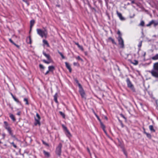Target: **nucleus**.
<instances>
[{"label": "nucleus", "mask_w": 158, "mask_h": 158, "mask_svg": "<svg viewBox=\"0 0 158 158\" xmlns=\"http://www.w3.org/2000/svg\"><path fill=\"white\" fill-rule=\"evenodd\" d=\"M149 72L151 73L152 75L156 78H158V62L154 64L153 69Z\"/></svg>", "instance_id": "obj_1"}, {"label": "nucleus", "mask_w": 158, "mask_h": 158, "mask_svg": "<svg viewBox=\"0 0 158 158\" xmlns=\"http://www.w3.org/2000/svg\"><path fill=\"white\" fill-rule=\"evenodd\" d=\"M37 34L39 35L41 37L43 38V37H46L47 34V32L46 30L44 31L40 29H37Z\"/></svg>", "instance_id": "obj_2"}, {"label": "nucleus", "mask_w": 158, "mask_h": 158, "mask_svg": "<svg viewBox=\"0 0 158 158\" xmlns=\"http://www.w3.org/2000/svg\"><path fill=\"white\" fill-rule=\"evenodd\" d=\"M62 146V144L61 143H59L56 147V153L58 156H60L61 155V148Z\"/></svg>", "instance_id": "obj_3"}, {"label": "nucleus", "mask_w": 158, "mask_h": 158, "mask_svg": "<svg viewBox=\"0 0 158 158\" xmlns=\"http://www.w3.org/2000/svg\"><path fill=\"white\" fill-rule=\"evenodd\" d=\"M152 24H153L154 27H156L158 25V22L154 20H152L148 24L146 25V26L150 27Z\"/></svg>", "instance_id": "obj_4"}, {"label": "nucleus", "mask_w": 158, "mask_h": 158, "mask_svg": "<svg viewBox=\"0 0 158 158\" xmlns=\"http://www.w3.org/2000/svg\"><path fill=\"white\" fill-rule=\"evenodd\" d=\"M118 40L119 44L120 45L122 48H123L124 47V41L122 37H118Z\"/></svg>", "instance_id": "obj_5"}, {"label": "nucleus", "mask_w": 158, "mask_h": 158, "mask_svg": "<svg viewBox=\"0 0 158 158\" xmlns=\"http://www.w3.org/2000/svg\"><path fill=\"white\" fill-rule=\"evenodd\" d=\"M126 81L128 87L132 89L133 88V86L129 78H128L127 79Z\"/></svg>", "instance_id": "obj_6"}, {"label": "nucleus", "mask_w": 158, "mask_h": 158, "mask_svg": "<svg viewBox=\"0 0 158 158\" xmlns=\"http://www.w3.org/2000/svg\"><path fill=\"white\" fill-rule=\"evenodd\" d=\"M79 92L81 97L82 98H84L85 94L83 89H79Z\"/></svg>", "instance_id": "obj_7"}, {"label": "nucleus", "mask_w": 158, "mask_h": 158, "mask_svg": "<svg viewBox=\"0 0 158 158\" xmlns=\"http://www.w3.org/2000/svg\"><path fill=\"white\" fill-rule=\"evenodd\" d=\"M117 14L118 16L119 17L121 20L123 21L125 20V19L124 17H123L121 13H119L118 11H117Z\"/></svg>", "instance_id": "obj_8"}, {"label": "nucleus", "mask_w": 158, "mask_h": 158, "mask_svg": "<svg viewBox=\"0 0 158 158\" xmlns=\"http://www.w3.org/2000/svg\"><path fill=\"white\" fill-rule=\"evenodd\" d=\"M65 63L66 68L69 70V72H71L72 71V69L69 64L67 62H65Z\"/></svg>", "instance_id": "obj_9"}, {"label": "nucleus", "mask_w": 158, "mask_h": 158, "mask_svg": "<svg viewBox=\"0 0 158 158\" xmlns=\"http://www.w3.org/2000/svg\"><path fill=\"white\" fill-rule=\"evenodd\" d=\"M40 118H35V125H37L38 124L40 125Z\"/></svg>", "instance_id": "obj_10"}, {"label": "nucleus", "mask_w": 158, "mask_h": 158, "mask_svg": "<svg viewBox=\"0 0 158 158\" xmlns=\"http://www.w3.org/2000/svg\"><path fill=\"white\" fill-rule=\"evenodd\" d=\"M43 55L47 58L48 60H51V59L50 56L49 54H47L44 52H43Z\"/></svg>", "instance_id": "obj_11"}, {"label": "nucleus", "mask_w": 158, "mask_h": 158, "mask_svg": "<svg viewBox=\"0 0 158 158\" xmlns=\"http://www.w3.org/2000/svg\"><path fill=\"white\" fill-rule=\"evenodd\" d=\"M4 127L7 130L10 128L9 125L8 123L7 122L4 121Z\"/></svg>", "instance_id": "obj_12"}, {"label": "nucleus", "mask_w": 158, "mask_h": 158, "mask_svg": "<svg viewBox=\"0 0 158 158\" xmlns=\"http://www.w3.org/2000/svg\"><path fill=\"white\" fill-rule=\"evenodd\" d=\"M43 152L45 157L48 158L50 157V154L48 152H47L44 150H43Z\"/></svg>", "instance_id": "obj_13"}, {"label": "nucleus", "mask_w": 158, "mask_h": 158, "mask_svg": "<svg viewBox=\"0 0 158 158\" xmlns=\"http://www.w3.org/2000/svg\"><path fill=\"white\" fill-rule=\"evenodd\" d=\"M143 130H144L143 133L144 134H145L147 136L148 138H149V139H151V135L149 133L146 132L145 131V129L144 128L143 129Z\"/></svg>", "instance_id": "obj_14"}, {"label": "nucleus", "mask_w": 158, "mask_h": 158, "mask_svg": "<svg viewBox=\"0 0 158 158\" xmlns=\"http://www.w3.org/2000/svg\"><path fill=\"white\" fill-rule=\"evenodd\" d=\"M30 31H31L32 28V27L33 26L34 23H35V21L34 20H31L30 21Z\"/></svg>", "instance_id": "obj_15"}, {"label": "nucleus", "mask_w": 158, "mask_h": 158, "mask_svg": "<svg viewBox=\"0 0 158 158\" xmlns=\"http://www.w3.org/2000/svg\"><path fill=\"white\" fill-rule=\"evenodd\" d=\"M49 71L53 72L55 69V67L53 66H49L48 67Z\"/></svg>", "instance_id": "obj_16"}, {"label": "nucleus", "mask_w": 158, "mask_h": 158, "mask_svg": "<svg viewBox=\"0 0 158 158\" xmlns=\"http://www.w3.org/2000/svg\"><path fill=\"white\" fill-rule=\"evenodd\" d=\"M65 134L69 138H70L72 136V135L68 130H67V131H66Z\"/></svg>", "instance_id": "obj_17"}, {"label": "nucleus", "mask_w": 158, "mask_h": 158, "mask_svg": "<svg viewBox=\"0 0 158 158\" xmlns=\"http://www.w3.org/2000/svg\"><path fill=\"white\" fill-rule=\"evenodd\" d=\"M108 40L110 41H111L112 44H116V43L115 42L113 38H112L111 37H110L108 38Z\"/></svg>", "instance_id": "obj_18"}, {"label": "nucleus", "mask_w": 158, "mask_h": 158, "mask_svg": "<svg viewBox=\"0 0 158 158\" xmlns=\"http://www.w3.org/2000/svg\"><path fill=\"white\" fill-rule=\"evenodd\" d=\"M149 128L150 130L152 132H155V130L154 129L152 125H150L149 126Z\"/></svg>", "instance_id": "obj_19"}, {"label": "nucleus", "mask_w": 158, "mask_h": 158, "mask_svg": "<svg viewBox=\"0 0 158 158\" xmlns=\"http://www.w3.org/2000/svg\"><path fill=\"white\" fill-rule=\"evenodd\" d=\"M152 59L154 60H158V54H156L155 56L152 57Z\"/></svg>", "instance_id": "obj_20"}, {"label": "nucleus", "mask_w": 158, "mask_h": 158, "mask_svg": "<svg viewBox=\"0 0 158 158\" xmlns=\"http://www.w3.org/2000/svg\"><path fill=\"white\" fill-rule=\"evenodd\" d=\"M54 101H55V102L57 103H58V102L57 100V93H56L55 95L54 96Z\"/></svg>", "instance_id": "obj_21"}, {"label": "nucleus", "mask_w": 158, "mask_h": 158, "mask_svg": "<svg viewBox=\"0 0 158 158\" xmlns=\"http://www.w3.org/2000/svg\"><path fill=\"white\" fill-rule=\"evenodd\" d=\"M39 66L41 71L43 72L44 69L45 67L42 64H40Z\"/></svg>", "instance_id": "obj_22"}, {"label": "nucleus", "mask_w": 158, "mask_h": 158, "mask_svg": "<svg viewBox=\"0 0 158 158\" xmlns=\"http://www.w3.org/2000/svg\"><path fill=\"white\" fill-rule=\"evenodd\" d=\"M7 130V131H8V132H9V134L13 137H15V136L14 135H13V133L12 132V131H11V128H9V129H8Z\"/></svg>", "instance_id": "obj_23"}, {"label": "nucleus", "mask_w": 158, "mask_h": 158, "mask_svg": "<svg viewBox=\"0 0 158 158\" xmlns=\"http://www.w3.org/2000/svg\"><path fill=\"white\" fill-rule=\"evenodd\" d=\"M43 43L44 44L46 45L47 47H49V44L48 43V41L45 40H43Z\"/></svg>", "instance_id": "obj_24"}, {"label": "nucleus", "mask_w": 158, "mask_h": 158, "mask_svg": "<svg viewBox=\"0 0 158 158\" xmlns=\"http://www.w3.org/2000/svg\"><path fill=\"white\" fill-rule=\"evenodd\" d=\"M10 117L13 121H15L16 119L14 117V116L13 114H10Z\"/></svg>", "instance_id": "obj_25"}, {"label": "nucleus", "mask_w": 158, "mask_h": 158, "mask_svg": "<svg viewBox=\"0 0 158 158\" xmlns=\"http://www.w3.org/2000/svg\"><path fill=\"white\" fill-rule=\"evenodd\" d=\"M131 63L135 65H137L138 64V61L136 60H134L133 62H132Z\"/></svg>", "instance_id": "obj_26"}, {"label": "nucleus", "mask_w": 158, "mask_h": 158, "mask_svg": "<svg viewBox=\"0 0 158 158\" xmlns=\"http://www.w3.org/2000/svg\"><path fill=\"white\" fill-rule=\"evenodd\" d=\"M24 101L26 102V104L28 105H29V103L28 102V99L27 98H24Z\"/></svg>", "instance_id": "obj_27"}, {"label": "nucleus", "mask_w": 158, "mask_h": 158, "mask_svg": "<svg viewBox=\"0 0 158 158\" xmlns=\"http://www.w3.org/2000/svg\"><path fill=\"white\" fill-rule=\"evenodd\" d=\"M117 34L118 35V37H122V34L119 30H118L117 32Z\"/></svg>", "instance_id": "obj_28"}, {"label": "nucleus", "mask_w": 158, "mask_h": 158, "mask_svg": "<svg viewBox=\"0 0 158 158\" xmlns=\"http://www.w3.org/2000/svg\"><path fill=\"white\" fill-rule=\"evenodd\" d=\"M139 25L142 26H144V22L143 21H141Z\"/></svg>", "instance_id": "obj_29"}, {"label": "nucleus", "mask_w": 158, "mask_h": 158, "mask_svg": "<svg viewBox=\"0 0 158 158\" xmlns=\"http://www.w3.org/2000/svg\"><path fill=\"white\" fill-rule=\"evenodd\" d=\"M28 39L29 40V41L28 42V43L29 44H31V37L30 36H29L28 37V38L27 39V40Z\"/></svg>", "instance_id": "obj_30"}, {"label": "nucleus", "mask_w": 158, "mask_h": 158, "mask_svg": "<svg viewBox=\"0 0 158 158\" xmlns=\"http://www.w3.org/2000/svg\"><path fill=\"white\" fill-rule=\"evenodd\" d=\"M100 124L101 128L103 129H105V126L102 123H101Z\"/></svg>", "instance_id": "obj_31"}, {"label": "nucleus", "mask_w": 158, "mask_h": 158, "mask_svg": "<svg viewBox=\"0 0 158 158\" xmlns=\"http://www.w3.org/2000/svg\"><path fill=\"white\" fill-rule=\"evenodd\" d=\"M59 113L63 117V118H65L64 114L61 111H60Z\"/></svg>", "instance_id": "obj_32"}, {"label": "nucleus", "mask_w": 158, "mask_h": 158, "mask_svg": "<svg viewBox=\"0 0 158 158\" xmlns=\"http://www.w3.org/2000/svg\"><path fill=\"white\" fill-rule=\"evenodd\" d=\"M142 41H141L139 43V44L138 45V47L139 48H140L141 47L142 44Z\"/></svg>", "instance_id": "obj_33"}, {"label": "nucleus", "mask_w": 158, "mask_h": 158, "mask_svg": "<svg viewBox=\"0 0 158 158\" xmlns=\"http://www.w3.org/2000/svg\"><path fill=\"white\" fill-rule=\"evenodd\" d=\"M58 53L60 54V55L61 56L62 58L63 59L65 58V57L64 56L63 54H62V53L60 52H58Z\"/></svg>", "instance_id": "obj_34"}, {"label": "nucleus", "mask_w": 158, "mask_h": 158, "mask_svg": "<svg viewBox=\"0 0 158 158\" xmlns=\"http://www.w3.org/2000/svg\"><path fill=\"white\" fill-rule=\"evenodd\" d=\"M42 143H43V144H44V145H45L46 146H48H48H49V144H48V143H46V142H45L44 141V140H42Z\"/></svg>", "instance_id": "obj_35"}, {"label": "nucleus", "mask_w": 158, "mask_h": 158, "mask_svg": "<svg viewBox=\"0 0 158 158\" xmlns=\"http://www.w3.org/2000/svg\"><path fill=\"white\" fill-rule=\"evenodd\" d=\"M10 143L11 144H12L13 145V147L15 148H17V146L14 143V142H12L11 143Z\"/></svg>", "instance_id": "obj_36"}, {"label": "nucleus", "mask_w": 158, "mask_h": 158, "mask_svg": "<svg viewBox=\"0 0 158 158\" xmlns=\"http://www.w3.org/2000/svg\"><path fill=\"white\" fill-rule=\"evenodd\" d=\"M78 84V87L79 88V89H83V88L82 87V86L79 83L78 84Z\"/></svg>", "instance_id": "obj_37"}, {"label": "nucleus", "mask_w": 158, "mask_h": 158, "mask_svg": "<svg viewBox=\"0 0 158 158\" xmlns=\"http://www.w3.org/2000/svg\"><path fill=\"white\" fill-rule=\"evenodd\" d=\"M22 1L23 2H25L27 5L28 6L29 5V3L27 1V0H22Z\"/></svg>", "instance_id": "obj_38"}, {"label": "nucleus", "mask_w": 158, "mask_h": 158, "mask_svg": "<svg viewBox=\"0 0 158 158\" xmlns=\"http://www.w3.org/2000/svg\"><path fill=\"white\" fill-rule=\"evenodd\" d=\"M120 116L123 118L125 120H126V118L124 116V115L123 114H120Z\"/></svg>", "instance_id": "obj_39"}, {"label": "nucleus", "mask_w": 158, "mask_h": 158, "mask_svg": "<svg viewBox=\"0 0 158 158\" xmlns=\"http://www.w3.org/2000/svg\"><path fill=\"white\" fill-rule=\"evenodd\" d=\"M36 117L37 118H40V116L38 113L36 114Z\"/></svg>", "instance_id": "obj_40"}, {"label": "nucleus", "mask_w": 158, "mask_h": 158, "mask_svg": "<svg viewBox=\"0 0 158 158\" xmlns=\"http://www.w3.org/2000/svg\"><path fill=\"white\" fill-rule=\"evenodd\" d=\"M9 41L13 44H14L15 43L11 39H9Z\"/></svg>", "instance_id": "obj_41"}, {"label": "nucleus", "mask_w": 158, "mask_h": 158, "mask_svg": "<svg viewBox=\"0 0 158 158\" xmlns=\"http://www.w3.org/2000/svg\"><path fill=\"white\" fill-rule=\"evenodd\" d=\"M77 58V59H78V60H81V61H82V60H83L82 59H81V57H80V56H78L77 57V58Z\"/></svg>", "instance_id": "obj_42"}, {"label": "nucleus", "mask_w": 158, "mask_h": 158, "mask_svg": "<svg viewBox=\"0 0 158 158\" xmlns=\"http://www.w3.org/2000/svg\"><path fill=\"white\" fill-rule=\"evenodd\" d=\"M129 0L131 2V3L132 4L135 3V0Z\"/></svg>", "instance_id": "obj_43"}, {"label": "nucleus", "mask_w": 158, "mask_h": 158, "mask_svg": "<svg viewBox=\"0 0 158 158\" xmlns=\"http://www.w3.org/2000/svg\"><path fill=\"white\" fill-rule=\"evenodd\" d=\"M74 81L76 82V83H77V84L79 83L78 80H77V78H75Z\"/></svg>", "instance_id": "obj_44"}, {"label": "nucleus", "mask_w": 158, "mask_h": 158, "mask_svg": "<svg viewBox=\"0 0 158 158\" xmlns=\"http://www.w3.org/2000/svg\"><path fill=\"white\" fill-rule=\"evenodd\" d=\"M14 100L15 101H16V102H18V103H20V102L16 98L14 99Z\"/></svg>", "instance_id": "obj_45"}, {"label": "nucleus", "mask_w": 158, "mask_h": 158, "mask_svg": "<svg viewBox=\"0 0 158 158\" xmlns=\"http://www.w3.org/2000/svg\"><path fill=\"white\" fill-rule=\"evenodd\" d=\"M78 47L82 50H83L82 47L81 45H80Z\"/></svg>", "instance_id": "obj_46"}, {"label": "nucleus", "mask_w": 158, "mask_h": 158, "mask_svg": "<svg viewBox=\"0 0 158 158\" xmlns=\"http://www.w3.org/2000/svg\"><path fill=\"white\" fill-rule=\"evenodd\" d=\"M14 45H15V46H16L17 48H19V46L17 44H16L15 43L14 44Z\"/></svg>", "instance_id": "obj_47"}, {"label": "nucleus", "mask_w": 158, "mask_h": 158, "mask_svg": "<svg viewBox=\"0 0 158 158\" xmlns=\"http://www.w3.org/2000/svg\"><path fill=\"white\" fill-rule=\"evenodd\" d=\"M63 127L64 129L65 130V131H66L67 130H68V129L67 128V127H66L65 126H63Z\"/></svg>", "instance_id": "obj_48"}, {"label": "nucleus", "mask_w": 158, "mask_h": 158, "mask_svg": "<svg viewBox=\"0 0 158 158\" xmlns=\"http://www.w3.org/2000/svg\"><path fill=\"white\" fill-rule=\"evenodd\" d=\"M51 60H48V61H47V62L46 63V64H49L50 63H51Z\"/></svg>", "instance_id": "obj_49"}, {"label": "nucleus", "mask_w": 158, "mask_h": 158, "mask_svg": "<svg viewBox=\"0 0 158 158\" xmlns=\"http://www.w3.org/2000/svg\"><path fill=\"white\" fill-rule=\"evenodd\" d=\"M49 72H50V71H49V70H48V71H47L45 73V75H47V74H48L49 73Z\"/></svg>", "instance_id": "obj_50"}, {"label": "nucleus", "mask_w": 158, "mask_h": 158, "mask_svg": "<svg viewBox=\"0 0 158 158\" xmlns=\"http://www.w3.org/2000/svg\"><path fill=\"white\" fill-rule=\"evenodd\" d=\"M75 44L78 47L80 45L78 43H75Z\"/></svg>", "instance_id": "obj_51"}, {"label": "nucleus", "mask_w": 158, "mask_h": 158, "mask_svg": "<svg viewBox=\"0 0 158 158\" xmlns=\"http://www.w3.org/2000/svg\"><path fill=\"white\" fill-rule=\"evenodd\" d=\"M43 61L45 63H46H46L47 62V61H46V60H43Z\"/></svg>", "instance_id": "obj_52"}, {"label": "nucleus", "mask_w": 158, "mask_h": 158, "mask_svg": "<svg viewBox=\"0 0 158 158\" xmlns=\"http://www.w3.org/2000/svg\"><path fill=\"white\" fill-rule=\"evenodd\" d=\"M43 61L45 63H46H46L47 62V61H46V60H43Z\"/></svg>", "instance_id": "obj_53"}, {"label": "nucleus", "mask_w": 158, "mask_h": 158, "mask_svg": "<svg viewBox=\"0 0 158 158\" xmlns=\"http://www.w3.org/2000/svg\"><path fill=\"white\" fill-rule=\"evenodd\" d=\"M103 130L104 131V132L105 133V134H107V132H106V130H105V129H103Z\"/></svg>", "instance_id": "obj_54"}, {"label": "nucleus", "mask_w": 158, "mask_h": 158, "mask_svg": "<svg viewBox=\"0 0 158 158\" xmlns=\"http://www.w3.org/2000/svg\"><path fill=\"white\" fill-rule=\"evenodd\" d=\"M20 113H21L20 112H19L17 113V115H19L20 114Z\"/></svg>", "instance_id": "obj_55"}, {"label": "nucleus", "mask_w": 158, "mask_h": 158, "mask_svg": "<svg viewBox=\"0 0 158 158\" xmlns=\"http://www.w3.org/2000/svg\"><path fill=\"white\" fill-rule=\"evenodd\" d=\"M2 136H3V139H4L5 136V134H2Z\"/></svg>", "instance_id": "obj_56"}, {"label": "nucleus", "mask_w": 158, "mask_h": 158, "mask_svg": "<svg viewBox=\"0 0 158 158\" xmlns=\"http://www.w3.org/2000/svg\"><path fill=\"white\" fill-rule=\"evenodd\" d=\"M121 125L122 126V127H123V123H122V122H121Z\"/></svg>", "instance_id": "obj_57"}, {"label": "nucleus", "mask_w": 158, "mask_h": 158, "mask_svg": "<svg viewBox=\"0 0 158 158\" xmlns=\"http://www.w3.org/2000/svg\"><path fill=\"white\" fill-rule=\"evenodd\" d=\"M96 116H97V118H98V119L100 121V119H99V117L98 116V115H97L96 114H95Z\"/></svg>", "instance_id": "obj_58"}, {"label": "nucleus", "mask_w": 158, "mask_h": 158, "mask_svg": "<svg viewBox=\"0 0 158 158\" xmlns=\"http://www.w3.org/2000/svg\"><path fill=\"white\" fill-rule=\"evenodd\" d=\"M12 97L14 100L16 98L14 96H13Z\"/></svg>", "instance_id": "obj_59"}, {"label": "nucleus", "mask_w": 158, "mask_h": 158, "mask_svg": "<svg viewBox=\"0 0 158 158\" xmlns=\"http://www.w3.org/2000/svg\"><path fill=\"white\" fill-rule=\"evenodd\" d=\"M98 1L100 3V2H102L101 0H98Z\"/></svg>", "instance_id": "obj_60"}, {"label": "nucleus", "mask_w": 158, "mask_h": 158, "mask_svg": "<svg viewBox=\"0 0 158 158\" xmlns=\"http://www.w3.org/2000/svg\"><path fill=\"white\" fill-rule=\"evenodd\" d=\"M124 153L125 154L126 156H127V153L125 152H124Z\"/></svg>", "instance_id": "obj_61"}, {"label": "nucleus", "mask_w": 158, "mask_h": 158, "mask_svg": "<svg viewBox=\"0 0 158 158\" xmlns=\"http://www.w3.org/2000/svg\"><path fill=\"white\" fill-rule=\"evenodd\" d=\"M76 64H77L76 63L74 62L73 63V64L74 65H76Z\"/></svg>", "instance_id": "obj_62"}, {"label": "nucleus", "mask_w": 158, "mask_h": 158, "mask_svg": "<svg viewBox=\"0 0 158 158\" xmlns=\"http://www.w3.org/2000/svg\"><path fill=\"white\" fill-rule=\"evenodd\" d=\"M11 95H12V97H13V96H14V95H13V94H11Z\"/></svg>", "instance_id": "obj_63"}, {"label": "nucleus", "mask_w": 158, "mask_h": 158, "mask_svg": "<svg viewBox=\"0 0 158 158\" xmlns=\"http://www.w3.org/2000/svg\"><path fill=\"white\" fill-rule=\"evenodd\" d=\"M2 143V142L0 140V143Z\"/></svg>", "instance_id": "obj_64"}]
</instances>
